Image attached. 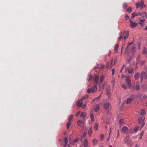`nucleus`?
Instances as JSON below:
<instances>
[{
  "instance_id": "obj_3",
  "label": "nucleus",
  "mask_w": 147,
  "mask_h": 147,
  "mask_svg": "<svg viewBox=\"0 0 147 147\" xmlns=\"http://www.w3.org/2000/svg\"><path fill=\"white\" fill-rule=\"evenodd\" d=\"M131 15L132 19H133L135 16H141L142 17H143L144 16V15L146 16V13L145 12H143L142 13L140 12H138V13L134 12L132 13Z\"/></svg>"
},
{
  "instance_id": "obj_7",
  "label": "nucleus",
  "mask_w": 147,
  "mask_h": 147,
  "mask_svg": "<svg viewBox=\"0 0 147 147\" xmlns=\"http://www.w3.org/2000/svg\"><path fill=\"white\" fill-rule=\"evenodd\" d=\"M126 82L127 85L128 86V87L130 88H131V79L129 77H127L126 79Z\"/></svg>"
},
{
  "instance_id": "obj_24",
  "label": "nucleus",
  "mask_w": 147,
  "mask_h": 147,
  "mask_svg": "<svg viewBox=\"0 0 147 147\" xmlns=\"http://www.w3.org/2000/svg\"><path fill=\"white\" fill-rule=\"evenodd\" d=\"M132 101V98H128L127 99L126 101V103L127 104H129Z\"/></svg>"
},
{
  "instance_id": "obj_63",
  "label": "nucleus",
  "mask_w": 147,
  "mask_h": 147,
  "mask_svg": "<svg viewBox=\"0 0 147 147\" xmlns=\"http://www.w3.org/2000/svg\"><path fill=\"white\" fill-rule=\"evenodd\" d=\"M139 24L141 26L143 27L144 26V24L141 22H139Z\"/></svg>"
},
{
  "instance_id": "obj_22",
  "label": "nucleus",
  "mask_w": 147,
  "mask_h": 147,
  "mask_svg": "<svg viewBox=\"0 0 147 147\" xmlns=\"http://www.w3.org/2000/svg\"><path fill=\"white\" fill-rule=\"evenodd\" d=\"M118 47H119V45H118L116 44L115 45V47H114V50L115 51V53H116V52H117Z\"/></svg>"
},
{
  "instance_id": "obj_4",
  "label": "nucleus",
  "mask_w": 147,
  "mask_h": 147,
  "mask_svg": "<svg viewBox=\"0 0 147 147\" xmlns=\"http://www.w3.org/2000/svg\"><path fill=\"white\" fill-rule=\"evenodd\" d=\"M147 79V72L142 71L141 73L140 77V82L142 83L143 79Z\"/></svg>"
},
{
  "instance_id": "obj_26",
  "label": "nucleus",
  "mask_w": 147,
  "mask_h": 147,
  "mask_svg": "<svg viewBox=\"0 0 147 147\" xmlns=\"http://www.w3.org/2000/svg\"><path fill=\"white\" fill-rule=\"evenodd\" d=\"M144 131L142 130V131L139 137L140 139H141L142 138V136L144 134Z\"/></svg>"
},
{
  "instance_id": "obj_8",
  "label": "nucleus",
  "mask_w": 147,
  "mask_h": 147,
  "mask_svg": "<svg viewBox=\"0 0 147 147\" xmlns=\"http://www.w3.org/2000/svg\"><path fill=\"white\" fill-rule=\"evenodd\" d=\"M124 143L126 144L127 145L129 146H132L134 144V143L132 141L128 140H126V141L124 140Z\"/></svg>"
},
{
  "instance_id": "obj_10",
  "label": "nucleus",
  "mask_w": 147,
  "mask_h": 147,
  "mask_svg": "<svg viewBox=\"0 0 147 147\" xmlns=\"http://www.w3.org/2000/svg\"><path fill=\"white\" fill-rule=\"evenodd\" d=\"M82 100L81 99L79 100L77 102V105L78 107H81L82 106L83 104L82 102Z\"/></svg>"
},
{
  "instance_id": "obj_11",
  "label": "nucleus",
  "mask_w": 147,
  "mask_h": 147,
  "mask_svg": "<svg viewBox=\"0 0 147 147\" xmlns=\"http://www.w3.org/2000/svg\"><path fill=\"white\" fill-rule=\"evenodd\" d=\"M93 80L95 82L96 84L98 83V80H99V77L98 75H96L94 76L93 78Z\"/></svg>"
},
{
  "instance_id": "obj_2",
  "label": "nucleus",
  "mask_w": 147,
  "mask_h": 147,
  "mask_svg": "<svg viewBox=\"0 0 147 147\" xmlns=\"http://www.w3.org/2000/svg\"><path fill=\"white\" fill-rule=\"evenodd\" d=\"M98 89L97 84H94V86L92 87L91 88H89L88 89L87 92L88 93H90L91 92L94 93Z\"/></svg>"
},
{
  "instance_id": "obj_58",
  "label": "nucleus",
  "mask_w": 147,
  "mask_h": 147,
  "mask_svg": "<svg viewBox=\"0 0 147 147\" xmlns=\"http://www.w3.org/2000/svg\"><path fill=\"white\" fill-rule=\"evenodd\" d=\"M119 129H118L117 130V137L118 138L119 137Z\"/></svg>"
},
{
  "instance_id": "obj_19",
  "label": "nucleus",
  "mask_w": 147,
  "mask_h": 147,
  "mask_svg": "<svg viewBox=\"0 0 147 147\" xmlns=\"http://www.w3.org/2000/svg\"><path fill=\"white\" fill-rule=\"evenodd\" d=\"M95 111L96 112H98L99 111L100 109V107L98 105H96L95 106Z\"/></svg>"
},
{
  "instance_id": "obj_46",
  "label": "nucleus",
  "mask_w": 147,
  "mask_h": 147,
  "mask_svg": "<svg viewBox=\"0 0 147 147\" xmlns=\"http://www.w3.org/2000/svg\"><path fill=\"white\" fill-rule=\"evenodd\" d=\"M144 119H145V118H144V119H143V122L142 123V127L140 129H141L144 126V124L145 123V122L144 121Z\"/></svg>"
},
{
  "instance_id": "obj_34",
  "label": "nucleus",
  "mask_w": 147,
  "mask_h": 147,
  "mask_svg": "<svg viewBox=\"0 0 147 147\" xmlns=\"http://www.w3.org/2000/svg\"><path fill=\"white\" fill-rule=\"evenodd\" d=\"M88 97V95H86L84 96L83 97H82V98H81L82 100H84V99H87Z\"/></svg>"
},
{
  "instance_id": "obj_50",
  "label": "nucleus",
  "mask_w": 147,
  "mask_h": 147,
  "mask_svg": "<svg viewBox=\"0 0 147 147\" xmlns=\"http://www.w3.org/2000/svg\"><path fill=\"white\" fill-rule=\"evenodd\" d=\"M86 135H87V133L86 132H84L83 134V135L82 136V137L83 138H85L86 137Z\"/></svg>"
},
{
  "instance_id": "obj_15",
  "label": "nucleus",
  "mask_w": 147,
  "mask_h": 147,
  "mask_svg": "<svg viewBox=\"0 0 147 147\" xmlns=\"http://www.w3.org/2000/svg\"><path fill=\"white\" fill-rule=\"evenodd\" d=\"M83 145L84 147H87L88 146V142L87 139H85L84 140Z\"/></svg>"
},
{
  "instance_id": "obj_13",
  "label": "nucleus",
  "mask_w": 147,
  "mask_h": 147,
  "mask_svg": "<svg viewBox=\"0 0 147 147\" xmlns=\"http://www.w3.org/2000/svg\"><path fill=\"white\" fill-rule=\"evenodd\" d=\"M122 130L125 133H127L128 131V128L127 127L124 126L123 127Z\"/></svg>"
},
{
  "instance_id": "obj_18",
  "label": "nucleus",
  "mask_w": 147,
  "mask_h": 147,
  "mask_svg": "<svg viewBox=\"0 0 147 147\" xmlns=\"http://www.w3.org/2000/svg\"><path fill=\"white\" fill-rule=\"evenodd\" d=\"M140 76V74L139 73H136L134 76V78L136 80H138Z\"/></svg>"
},
{
  "instance_id": "obj_28",
  "label": "nucleus",
  "mask_w": 147,
  "mask_h": 147,
  "mask_svg": "<svg viewBox=\"0 0 147 147\" xmlns=\"http://www.w3.org/2000/svg\"><path fill=\"white\" fill-rule=\"evenodd\" d=\"M132 11V8L131 7H130L126 10V11L128 12H130Z\"/></svg>"
},
{
  "instance_id": "obj_5",
  "label": "nucleus",
  "mask_w": 147,
  "mask_h": 147,
  "mask_svg": "<svg viewBox=\"0 0 147 147\" xmlns=\"http://www.w3.org/2000/svg\"><path fill=\"white\" fill-rule=\"evenodd\" d=\"M129 36V32L127 31V32H126L125 31H124L123 32V35H121L119 37V40H120L121 38H123V36H124V39H125L127 38Z\"/></svg>"
},
{
  "instance_id": "obj_35",
  "label": "nucleus",
  "mask_w": 147,
  "mask_h": 147,
  "mask_svg": "<svg viewBox=\"0 0 147 147\" xmlns=\"http://www.w3.org/2000/svg\"><path fill=\"white\" fill-rule=\"evenodd\" d=\"M70 124L71 122L68 121L67 124V128L68 129L69 128Z\"/></svg>"
},
{
  "instance_id": "obj_39",
  "label": "nucleus",
  "mask_w": 147,
  "mask_h": 147,
  "mask_svg": "<svg viewBox=\"0 0 147 147\" xmlns=\"http://www.w3.org/2000/svg\"><path fill=\"white\" fill-rule=\"evenodd\" d=\"M64 141H65V142L66 144L65 145H64L65 146V147L66 146V144H67V143L68 142L67 139V137H66L65 138Z\"/></svg>"
},
{
  "instance_id": "obj_47",
  "label": "nucleus",
  "mask_w": 147,
  "mask_h": 147,
  "mask_svg": "<svg viewBox=\"0 0 147 147\" xmlns=\"http://www.w3.org/2000/svg\"><path fill=\"white\" fill-rule=\"evenodd\" d=\"M123 123V120L122 119H121L119 121V123L120 125L122 124Z\"/></svg>"
},
{
  "instance_id": "obj_6",
  "label": "nucleus",
  "mask_w": 147,
  "mask_h": 147,
  "mask_svg": "<svg viewBox=\"0 0 147 147\" xmlns=\"http://www.w3.org/2000/svg\"><path fill=\"white\" fill-rule=\"evenodd\" d=\"M134 40L131 42H129L128 43L127 47L125 51V53H128L130 49V45L133 43Z\"/></svg>"
},
{
  "instance_id": "obj_56",
  "label": "nucleus",
  "mask_w": 147,
  "mask_h": 147,
  "mask_svg": "<svg viewBox=\"0 0 147 147\" xmlns=\"http://www.w3.org/2000/svg\"><path fill=\"white\" fill-rule=\"evenodd\" d=\"M142 88L143 89H145L146 88V86L144 84H143L142 85Z\"/></svg>"
},
{
  "instance_id": "obj_57",
  "label": "nucleus",
  "mask_w": 147,
  "mask_h": 147,
  "mask_svg": "<svg viewBox=\"0 0 147 147\" xmlns=\"http://www.w3.org/2000/svg\"><path fill=\"white\" fill-rule=\"evenodd\" d=\"M78 138H76L75 139L74 142L75 143L77 142H78Z\"/></svg>"
},
{
  "instance_id": "obj_53",
  "label": "nucleus",
  "mask_w": 147,
  "mask_h": 147,
  "mask_svg": "<svg viewBox=\"0 0 147 147\" xmlns=\"http://www.w3.org/2000/svg\"><path fill=\"white\" fill-rule=\"evenodd\" d=\"M112 71V74L113 75H114L115 74V69H113L111 70Z\"/></svg>"
},
{
  "instance_id": "obj_17",
  "label": "nucleus",
  "mask_w": 147,
  "mask_h": 147,
  "mask_svg": "<svg viewBox=\"0 0 147 147\" xmlns=\"http://www.w3.org/2000/svg\"><path fill=\"white\" fill-rule=\"evenodd\" d=\"M139 128V127H135L134 128V131H133L131 129H130V131L131 132V133H133L134 132V131L135 132H136V131H138Z\"/></svg>"
},
{
  "instance_id": "obj_9",
  "label": "nucleus",
  "mask_w": 147,
  "mask_h": 147,
  "mask_svg": "<svg viewBox=\"0 0 147 147\" xmlns=\"http://www.w3.org/2000/svg\"><path fill=\"white\" fill-rule=\"evenodd\" d=\"M130 26L131 28H133L136 27L138 25V24L135 23V22H133L130 19Z\"/></svg>"
},
{
  "instance_id": "obj_32",
  "label": "nucleus",
  "mask_w": 147,
  "mask_h": 147,
  "mask_svg": "<svg viewBox=\"0 0 147 147\" xmlns=\"http://www.w3.org/2000/svg\"><path fill=\"white\" fill-rule=\"evenodd\" d=\"M104 76H103V75H102L100 77V82H102L104 80Z\"/></svg>"
},
{
  "instance_id": "obj_51",
  "label": "nucleus",
  "mask_w": 147,
  "mask_h": 147,
  "mask_svg": "<svg viewBox=\"0 0 147 147\" xmlns=\"http://www.w3.org/2000/svg\"><path fill=\"white\" fill-rule=\"evenodd\" d=\"M140 6V4L138 3H136V7L137 8H138Z\"/></svg>"
},
{
  "instance_id": "obj_31",
  "label": "nucleus",
  "mask_w": 147,
  "mask_h": 147,
  "mask_svg": "<svg viewBox=\"0 0 147 147\" xmlns=\"http://www.w3.org/2000/svg\"><path fill=\"white\" fill-rule=\"evenodd\" d=\"M142 120V118L141 117H139L138 119V123L140 124L141 123Z\"/></svg>"
},
{
  "instance_id": "obj_1",
  "label": "nucleus",
  "mask_w": 147,
  "mask_h": 147,
  "mask_svg": "<svg viewBox=\"0 0 147 147\" xmlns=\"http://www.w3.org/2000/svg\"><path fill=\"white\" fill-rule=\"evenodd\" d=\"M136 45H134L131 48V52L130 51V49H129V53H125V54H127L130 57L132 58L134 55V53L135 52L136 50Z\"/></svg>"
},
{
  "instance_id": "obj_52",
  "label": "nucleus",
  "mask_w": 147,
  "mask_h": 147,
  "mask_svg": "<svg viewBox=\"0 0 147 147\" xmlns=\"http://www.w3.org/2000/svg\"><path fill=\"white\" fill-rule=\"evenodd\" d=\"M102 94V93H101V94L98 97H97V98H96L94 99V100H96V99H98L99 98L101 97V95Z\"/></svg>"
},
{
  "instance_id": "obj_41",
  "label": "nucleus",
  "mask_w": 147,
  "mask_h": 147,
  "mask_svg": "<svg viewBox=\"0 0 147 147\" xmlns=\"http://www.w3.org/2000/svg\"><path fill=\"white\" fill-rule=\"evenodd\" d=\"M147 53L146 52V48L145 47H144L143 50V54H145Z\"/></svg>"
},
{
  "instance_id": "obj_27",
  "label": "nucleus",
  "mask_w": 147,
  "mask_h": 147,
  "mask_svg": "<svg viewBox=\"0 0 147 147\" xmlns=\"http://www.w3.org/2000/svg\"><path fill=\"white\" fill-rule=\"evenodd\" d=\"M90 117L91 121L93 122L94 121V115L92 113H91Z\"/></svg>"
},
{
  "instance_id": "obj_45",
  "label": "nucleus",
  "mask_w": 147,
  "mask_h": 147,
  "mask_svg": "<svg viewBox=\"0 0 147 147\" xmlns=\"http://www.w3.org/2000/svg\"><path fill=\"white\" fill-rule=\"evenodd\" d=\"M139 20L140 21L142 22H144L145 21V19L144 18L143 19H142L141 18H139Z\"/></svg>"
},
{
  "instance_id": "obj_42",
  "label": "nucleus",
  "mask_w": 147,
  "mask_h": 147,
  "mask_svg": "<svg viewBox=\"0 0 147 147\" xmlns=\"http://www.w3.org/2000/svg\"><path fill=\"white\" fill-rule=\"evenodd\" d=\"M144 70L143 71L147 72V66L146 65H144Z\"/></svg>"
},
{
  "instance_id": "obj_61",
  "label": "nucleus",
  "mask_w": 147,
  "mask_h": 147,
  "mask_svg": "<svg viewBox=\"0 0 147 147\" xmlns=\"http://www.w3.org/2000/svg\"><path fill=\"white\" fill-rule=\"evenodd\" d=\"M99 65H98L96 66L95 67H94V69H97V68H99Z\"/></svg>"
},
{
  "instance_id": "obj_60",
  "label": "nucleus",
  "mask_w": 147,
  "mask_h": 147,
  "mask_svg": "<svg viewBox=\"0 0 147 147\" xmlns=\"http://www.w3.org/2000/svg\"><path fill=\"white\" fill-rule=\"evenodd\" d=\"M125 17L126 19V20H128V19L129 18V16L127 15H126L125 16Z\"/></svg>"
},
{
  "instance_id": "obj_48",
  "label": "nucleus",
  "mask_w": 147,
  "mask_h": 147,
  "mask_svg": "<svg viewBox=\"0 0 147 147\" xmlns=\"http://www.w3.org/2000/svg\"><path fill=\"white\" fill-rule=\"evenodd\" d=\"M105 67V65L103 64H101L100 65V68L102 69Z\"/></svg>"
},
{
  "instance_id": "obj_20",
  "label": "nucleus",
  "mask_w": 147,
  "mask_h": 147,
  "mask_svg": "<svg viewBox=\"0 0 147 147\" xmlns=\"http://www.w3.org/2000/svg\"><path fill=\"white\" fill-rule=\"evenodd\" d=\"M86 115V112H82L80 115L81 117L82 118H84Z\"/></svg>"
},
{
  "instance_id": "obj_29",
  "label": "nucleus",
  "mask_w": 147,
  "mask_h": 147,
  "mask_svg": "<svg viewBox=\"0 0 147 147\" xmlns=\"http://www.w3.org/2000/svg\"><path fill=\"white\" fill-rule=\"evenodd\" d=\"M134 71V69L131 68L128 69V71L129 74H130L132 73Z\"/></svg>"
},
{
  "instance_id": "obj_44",
  "label": "nucleus",
  "mask_w": 147,
  "mask_h": 147,
  "mask_svg": "<svg viewBox=\"0 0 147 147\" xmlns=\"http://www.w3.org/2000/svg\"><path fill=\"white\" fill-rule=\"evenodd\" d=\"M122 87L124 89H126L127 88V86L125 84H123L122 85Z\"/></svg>"
},
{
  "instance_id": "obj_62",
  "label": "nucleus",
  "mask_w": 147,
  "mask_h": 147,
  "mask_svg": "<svg viewBox=\"0 0 147 147\" xmlns=\"http://www.w3.org/2000/svg\"><path fill=\"white\" fill-rule=\"evenodd\" d=\"M101 138L102 139H103L104 138V135L103 134H101Z\"/></svg>"
},
{
  "instance_id": "obj_30",
  "label": "nucleus",
  "mask_w": 147,
  "mask_h": 147,
  "mask_svg": "<svg viewBox=\"0 0 147 147\" xmlns=\"http://www.w3.org/2000/svg\"><path fill=\"white\" fill-rule=\"evenodd\" d=\"M73 115H71L69 116V119H68V121L71 122V121L73 119Z\"/></svg>"
},
{
  "instance_id": "obj_36",
  "label": "nucleus",
  "mask_w": 147,
  "mask_h": 147,
  "mask_svg": "<svg viewBox=\"0 0 147 147\" xmlns=\"http://www.w3.org/2000/svg\"><path fill=\"white\" fill-rule=\"evenodd\" d=\"M113 60L112 59L111 60V67H113L115 65V63H113Z\"/></svg>"
},
{
  "instance_id": "obj_14",
  "label": "nucleus",
  "mask_w": 147,
  "mask_h": 147,
  "mask_svg": "<svg viewBox=\"0 0 147 147\" xmlns=\"http://www.w3.org/2000/svg\"><path fill=\"white\" fill-rule=\"evenodd\" d=\"M77 124L78 125L80 126H83L84 124V122L81 121L79 120L78 121Z\"/></svg>"
},
{
  "instance_id": "obj_33",
  "label": "nucleus",
  "mask_w": 147,
  "mask_h": 147,
  "mask_svg": "<svg viewBox=\"0 0 147 147\" xmlns=\"http://www.w3.org/2000/svg\"><path fill=\"white\" fill-rule=\"evenodd\" d=\"M141 114L142 115H144L145 114V111L144 109H142L141 110L140 112Z\"/></svg>"
},
{
  "instance_id": "obj_64",
  "label": "nucleus",
  "mask_w": 147,
  "mask_h": 147,
  "mask_svg": "<svg viewBox=\"0 0 147 147\" xmlns=\"http://www.w3.org/2000/svg\"><path fill=\"white\" fill-rule=\"evenodd\" d=\"M115 82V80H114V79H113L112 80L111 82L112 83H113V82Z\"/></svg>"
},
{
  "instance_id": "obj_38",
  "label": "nucleus",
  "mask_w": 147,
  "mask_h": 147,
  "mask_svg": "<svg viewBox=\"0 0 147 147\" xmlns=\"http://www.w3.org/2000/svg\"><path fill=\"white\" fill-rule=\"evenodd\" d=\"M98 124L96 123H95V126L94 127V129L96 130H97L98 129Z\"/></svg>"
},
{
  "instance_id": "obj_37",
  "label": "nucleus",
  "mask_w": 147,
  "mask_h": 147,
  "mask_svg": "<svg viewBox=\"0 0 147 147\" xmlns=\"http://www.w3.org/2000/svg\"><path fill=\"white\" fill-rule=\"evenodd\" d=\"M141 56V55L140 54L138 55V63L139 62V61H140Z\"/></svg>"
},
{
  "instance_id": "obj_23",
  "label": "nucleus",
  "mask_w": 147,
  "mask_h": 147,
  "mask_svg": "<svg viewBox=\"0 0 147 147\" xmlns=\"http://www.w3.org/2000/svg\"><path fill=\"white\" fill-rule=\"evenodd\" d=\"M98 142V140L96 139H93L92 140V142L94 145H96Z\"/></svg>"
},
{
  "instance_id": "obj_21",
  "label": "nucleus",
  "mask_w": 147,
  "mask_h": 147,
  "mask_svg": "<svg viewBox=\"0 0 147 147\" xmlns=\"http://www.w3.org/2000/svg\"><path fill=\"white\" fill-rule=\"evenodd\" d=\"M144 4V1L143 0H141V3H140V8L142 9L143 7H145L146 6V5H144V6L143 5Z\"/></svg>"
},
{
  "instance_id": "obj_25",
  "label": "nucleus",
  "mask_w": 147,
  "mask_h": 147,
  "mask_svg": "<svg viewBox=\"0 0 147 147\" xmlns=\"http://www.w3.org/2000/svg\"><path fill=\"white\" fill-rule=\"evenodd\" d=\"M88 134L90 136L92 134V127H90L88 131Z\"/></svg>"
},
{
  "instance_id": "obj_49",
  "label": "nucleus",
  "mask_w": 147,
  "mask_h": 147,
  "mask_svg": "<svg viewBox=\"0 0 147 147\" xmlns=\"http://www.w3.org/2000/svg\"><path fill=\"white\" fill-rule=\"evenodd\" d=\"M123 6L125 8H127L128 7L127 5V4H126V3H124Z\"/></svg>"
},
{
  "instance_id": "obj_43",
  "label": "nucleus",
  "mask_w": 147,
  "mask_h": 147,
  "mask_svg": "<svg viewBox=\"0 0 147 147\" xmlns=\"http://www.w3.org/2000/svg\"><path fill=\"white\" fill-rule=\"evenodd\" d=\"M88 81H90L91 80L92 78V76L90 74L88 76Z\"/></svg>"
},
{
  "instance_id": "obj_55",
  "label": "nucleus",
  "mask_w": 147,
  "mask_h": 147,
  "mask_svg": "<svg viewBox=\"0 0 147 147\" xmlns=\"http://www.w3.org/2000/svg\"><path fill=\"white\" fill-rule=\"evenodd\" d=\"M69 141L70 144H71V143H74L73 140H71V139H69Z\"/></svg>"
},
{
  "instance_id": "obj_40",
  "label": "nucleus",
  "mask_w": 147,
  "mask_h": 147,
  "mask_svg": "<svg viewBox=\"0 0 147 147\" xmlns=\"http://www.w3.org/2000/svg\"><path fill=\"white\" fill-rule=\"evenodd\" d=\"M138 63H140L141 65H143L145 63V61H142L140 60V61H139V62Z\"/></svg>"
},
{
  "instance_id": "obj_12",
  "label": "nucleus",
  "mask_w": 147,
  "mask_h": 147,
  "mask_svg": "<svg viewBox=\"0 0 147 147\" xmlns=\"http://www.w3.org/2000/svg\"><path fill=\"white\" fill-rule=\"evenodd\" d=\"M133 89L134 90L138 91L140 89V86L139 84H137L133 87Z\"/></svg>"
},
{
  "instance_id": "obj_54",
  "label": "nucleus",
  "mask_w": 147,
  "mask_h": 147,
  "mask_svg": "<svg viewBox=\"0 0 147 147\" xmlns=\"http://www.w3.org/2000/svg\"><path fill=\"white\" fill-rule=\"evenodd\" d=\"M107 94L108 95H110L111 94V92L110 91H108L107 92Z\"/></svg>"
},
{
  "instance_id": "obj_59",
  "label": "nucleus",
  "mask_w": 147,
  "mask_h": 147,
  "mask_svg": "<svg viewBox=\"0 0 147 147\" xmlns=\"http://www.w3.org/2000/svg\"><path fill=\"white\" fill-rule=\"evenodd\" d=\"M80 111H79L76 114V116H78L80 114Z\"/></svg>"
},
{
  "instance_id": "obj_16",
  "label": "nucleus",
  "mask_w": 147,
  "mask_h": 147,
  "mask_svg": "<svg viewBox=\"0 0 147 147\" xmlns=\"http://www.w3.org/2000/svg\"><path fill=\"white\" fill-rule=\"evenodd\" d=\"M109 103H106L104 104L103 105L104 108L105 109H108L109 106Z\"/></svg>"
}]
</instances>
